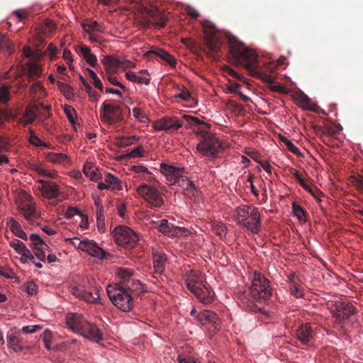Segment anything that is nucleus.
<instances>
[{"mask_svg": "<svg viewBox=\"0 0 363 363\" xmlns=\"http://www.w3.org/2000/svg\"><path fill=\"white\" fill-rule=\"evenodd\" d=\"M87 320L81 314L77 313H69L66 315L65 323L67 328L76 334L79 333L84 326Z\"/></svg>", "mask_w": 363, "mask_h": 363, "instance_id": "obj_18", "label": "nucleus"}, {"mask_svg": "<svg viewBox=\"0 0 363 363\" xmlns=\"http://www.w3.org/2000/svg\"><path fill=\"white\" fill-rule=\"evenodd\" d=\"M185 194L186 196H188L190 198H194L195 199H196V198L199 197V191L196 189V186H194V184H192L190 187L188 189V191H185Z\"/></svg>", "mask_w": 363, "mask_h": 363, "instance_id": "obj_63", "label": "nucleus"}, {"mask_svg": "<svg viewBox=\"0 0 363 363\" xmlns=\"http://www.w3.org/2000/svg\"><path fill=\"white\" fill-rule=\"evenodd\" d=\"M62 57H63L64 60L67 62V63L68 64L69 67L70 69H74V66H73V63H72L74 60H73L71 52L69 50L65 49L63 50Z\"/></svg>", "mask_w": 363, "mask_h": 363, "instance_id": "obj_57", "label": "nucleus"}, {"mask_svg": "<svg viewBox=\"0 0 363 363\" xmlns=\"http://www.w3.org/2000/svg\"><path fill=\"white\" fill-rule=\"evenodd\" d=\"M161 59L166 62L171 67H174L176 65L177 61L175 58L167 52H165V53L161 56Z\"/></svg>", "mask_w": 363, "mask_h": 363, "instance_id": "obj_61", "label": "nucleus"}, {"mask_svg": "<svg viewBox=\"0 0 363 363\" xmlns=\"http://www.w3.org/2000/svg\"><path fill=\"white\" fill-rule=\"evenodd\" d=\"M153 255V267L155 273L162 274L164 270L166 262V255L162 250L159 248H154Z\"/></svg>", "mask_w": 363, "mask_h": 363, "instance_id": "obj_25", "label": "nucleus"}, {"mask_svg": "<svg viewBox=\"0 0 363 363\" xmlns=\"http://www.w3.org/2000/svg\"><path fill=\"white\" fill-rule=\"evenodd\" d=\"M57 85H58V88L60 90V91L62 92V94L67 99H70L73 96L72 89L69 84L59 82L57 83Z\"/></svg>", "mask_w": 363, "mask_h": 363, "instance_id": "obj_42", "label": "nucleus"}, {"mask_svg": "<svg viewBox=\"0 0 363 363\" xmlns=\"http://www.w3.org/2000/svg\"><path fill=\"white\" fill-rule=\"evenodd\" d=\"M82 214L77 208L75 207H69L65 211V216L67 218H71L74 217V216H79Z\"/></svg>", "mask_w": 363, "mask_h": 363, "instance_id": "obj_60", "label": "nucleus"}, {"mask_svg": "<svg viewBox=\"0 0 363 363\" xmlns=\"http://www.w3.org/2000/svg\"><path fill=\"white\" fill-rule=\"evenodd\" d=\"M45 157L48 162L57 164L66 165L70 162L69 156L65 153L50 152L45 153Z\"/></svg>", "mask_w": 363, "mask_h": 363, "instance_id": "obj_28", "label": "nucleus"}, {"mask_svg": "<svg viewBox=\"0 0 363 363\" xmlns=\"http://www.w3.org/2000/svg\"><path fill=\"white\" fill-rule=\"evenodd\" d=\"M133 118L140 123H147L149 121L146 113L139 107H135L132 110Z\"/></svg>", "mask_w": 363, "mask_h": 363, "instance_id": "obj_40", "label": "nucleus"}, {"mask_svg": "<svg viewBox=\"0 0 363 363\" xmlns=\"http://www.w3.org/2000/svg\"><path fill=\"white\" fill-rule=\"evenodd\" d=\"M206 43L212 52H218L221 46V42L216 34L212 32L206 35Z\"/></svg>", "mask_w": 363, "mask_h": 363, "instance_id": "obj_33", "label": "nucleus"}, {"mask_svg": "<svg viewBox=\"0 0 363 363\" xmlns=\"http://www.w3.org/2000/svg\"><path fill=\"white\" fill-rule=\"evenodd\" d=\"M138 138L135 135H132L130 137H123L118 139V145L121 147H126L133 144L135 141L138 140Z\"/></svg>", "mask_w": 363, "mask_h": 363, "instance_id": "obj_47", "label": "nucleus"}, {"mask_svg": "<svg viewBox=\"0 0 363 363\" xmlns=\"http://www.w3.org/2000/svg\"><path fill=\"white\" fill-rule=\"evenodd\" d=\"M102 62L108 72L114 73L120 68V59L112 55L105 56Z\"/></svg>", "mask_w": 363, "mask_h": 363, "instance_id": "obj_30", "label": "nucleus"}, {"mask_svg": "<svg viewBox=\"0 0 363 363\" xmlns=\"http://www.w3.org/2000/svg\"><path fill=\"white\" fill-rule=\"evenodd\" d=\"M106 292L112 303L119 310L128 312L133 309L134 301L129 290L118 284H109Z\"/></svg>", "mask_w": 363, "mask_h": 363, "instance_id": "obj_3", "label": "nucleus"}, {"mask_svg": "<svg viewBox=\"0 0 363 363\" xmlns=\"http://www.w3.org/2000/svg\"><path fill=\"white\" fill-rule=\"evenodd\" d=\"M42 74V69L39 65L35 62H30L28 65V79L33 80L39 77Z\"/></svg>", "mask_w": 363, "mask_h": 363, "instance_id": "obj_39", "label": "nucleus"}, {"mask_svg": "<svg viewBox=\"0 0 363 363\" xmlns=\"http://www.w3.org/2000/svg\"><path fill=\"white\" fill-rule=\"evenodd\" d=\"M30 168L40 177L52 179H55L58 177V174L56 171L47 169L41 164L37 162L30 163Z\"/></svg>", "mask_w": 363, "mask_h": 363, "instance_id": "obj_27", "label": "nucleus"}, {"mask_svg": "<svg viewBox=\"0 0 363 363\" xmlns=\"http://www.w3.org/2000/svg\"><path fill=\"white\" fill-rule=\"evenodd\" d=\"M84 173L91 180H96L99 178V173L98 169L94 166L91 162H86L84 164Z\"/></svg>", "mask_w": 363, "mask_h": 363, "instance_id": "obj_36", "label": "nucleus"}, {"mask_svg": "<svg viewBox=\"0 0 363 363\" xmlns=\"http://www.w3.org/2000/svg\"><path fill=\"white\" fill-rule=\"evenodd\" d=\"M123 119V112L118 104L104 102L100 108V120L104 124L113 125Z\"/></svg>", "mask_w": 363, "mask_h": 363, "instance_id": "obj_8", "label": "nucleus"}, {"mask_svg": "<svg viewBox=\"0 0 363 363\" xmlns=\"http://www.w3.org/2000/svg\"><path fill=\"white\" fill-rule=\"evenodd\" d=\"M14 115L13 114V111L10 109H0V123H4V121L10 119L11 118H13Z\"/></svg>", "mask_w": 363, "mask_h": 363, "instance_id": "obj_55", "label": "nucleus"}, {"mask_svg": "<svg viewBox=\"0 0 363 363\" xmlns=\"http://www.w3.org/2000/svg\"><path fill=\"white\" fill-rule=\"evenodd\" d=\"M7 224L10 227L12 233L17 237L23 240H27L26 233L23 230L21 224L13 218L7 219Z\"/></svg>", "mask_w": 363, "mask_h": 363, "instance_id": "obj_32", "label": "nucleus"}, {"mask_svg": "<svg viewBox=\"0 0 363 363\" xmlns=\"http://www.w3.org/2000/svg\"><path fill=\"white\" fill-rule=\"evenodd\" d=\"M177 184L186 191H188V189L193 184V182L190 181L186 177L182 174L177 181Z\"/></svg>", "mask_w": 363, "mask_h": 363, "instance_id": "obj_49", "label": "nucleus"}, {"mask_svg": "<svg viewBox=\"0 0 363 363\" xmlns=\"http://www.w3.org/2000/svg\"><path fill=\"white\" fill-rule=\"evenodd\" d=\"M37 182L41 184L39 190L43 197L52 199L60 196V191L59 186L57 184L43 179H38Z\"/></svg>", "mask_w": 363, "mask_h": 363, "instance_id": "obj_20", "label": "nucleus"}, {"mask_svg": "<svg viewBox=\"0 0 363 363\" xmlns=\"http://www.w3.org/2000/svg\"><path fill=\"white\" fill-rule=\"evenodd\" d=\"M78 335L95 343L99 342L103 339L102 333L99 327L88 320Z\"/></svg>", "mask_w": 363, "mask_h": 363, "instance_id": "obj_14", "label": "nucleus"}, {"mask_svg": "<svg viewBox=\"0 0 363 363\" xmlns=\"http://www.w3.org/2000/svg\"><path fill=\"white\" fill-rule=\"evenodd\" d=\"M137 192L152 207L160 208L163 204L161 194L152 186L141 185L138 187Z\"/></svg>", "mask_w": 363, "mask_h": 363, "instance_id": "obj_11", "label": "nucleus"}, {"mask_svg": "<svg viewBox=\"0 0 363 363\" xmlns=\"http://www.w3.org/2000/svg\"><path fill=\"white\" fill-rule=\"evenodd\" d=\"M70 293L89 303H101L99 291L96 287H89V281L83 277L79 283L69 286Z\"/></svg>", "mask_w": 363, "mask_h": 363, "instance_id": "obj_5", "label": "nucleus"}, {"mask_svg": "<svg viewBox=\"0 0 363 363\" xmlns=\"http://www.w3.org/2000/svg\"><path fill=\"white\" fill-rule=\"evenodd\" d=\"M185 282L187 289L206 305L211 303L215 298V293L206 281V275L196 270H190L186 272Z\"/></svg>", "mask_w": 363, "mask_h": 363, "instance_id": "obj_1", "label": "nucleus"}, {"mask_svg": "<svg viewBox=\"0 0 363 363\" xmlns=\"http://www.w3.org/2000/svg\"><path fill=\"white\" fill-rule=\"evenodd\" d=\"M15 202L21 216L30 223L33 224L37 218L35 204L32 197L24 190L17 191Z\"/></svg>", "mask_w": 363, "mask_h": 363, "instance_id": "obj_6", "label": "nucleus"}, {"mask_svg": "<svg viewBox=\"0 0 363 363\" xmlns=\"http://www.w3.org/2000/svg\"><path fill=\"white\" fill-rule=\"evenodd\" d=\"M289 291L296 298H301L304 296L303 288L296 283L290 284Z\"/></svg>", "mask_w": 363, "mask_h": 363, "instance_id": "obj_43", "label": "nucleus"}, {"mask_svg": "<svg viewBox=\"0 0 363 363\" xmlns=\"http://www.w3.org/2000/svg\"><path fill=\"white\" fill-rule=\"evenodd\" d=\"M57 51V48L54 44L50 43L45 51V54L48 55L50 60L52 61L55 59Z\"/></svg>", "mask_w": 363, "mask_h": 363, "instance_id": "obj_52", "label": "nucleus"}, {"mask_svg": "<svg viewBox=\"0 0 363 363\" xmlns=\"http://www.w3.org/2000/svg\"><path fill=\"white\" fill-rule=\"evenodd\" d=\"M20 255H21L20 260L23 264L28 263V262L34 259V256L32 255L30 250L26 247V246L24 247L23 250L21 251Z\"/></svg>", "mask_w": 363, "mask_h": 363, "instance_id": "obj_48", "label": "nucleus"}, {"mask_svg": "<svg viewBox=\"0 0 363 363\" xmlns=\"http://www.w3.org/2000/svg\"><path fill=\"white\" fill-rule=\"evenodd\" d=\"M42 106L46 110H48V106H45L43 104H30L26 108L24 114L20 119V123L26 126L30 123H32L36 118L37 112L38 111V107Z\"/></svg>", "mask_w": 363, "mask_h": 363, "instance_id": "obj_24", "label": "nucleus"}, {"mask_svg": "<svg viewBox=\"0 0 363 363\" xmlns=\"http://www.w3.org/2000/svg\"><path fill=\"white\" fill-rule=\"evenodd\" d=\"M78 249L94 257L103 259L105 257L104 250L92 240H81L78 243Z\"/></svg>", "mask_w": 363, "mask_h": 363, "instance_id": "obj_16", "label": "nucleus"}, {"mask_svg": "<svg viewBox=\"0 0 363 363\" xmlns=\"http://www.w3.org/2000/svg\"><path fill=\"white\" fill-rule=\"evenodd\" d=\"M297 338L301 343L308 344L313 338V330L308 324L302 325L296 331Z\"/></svg>", "mask_w": 363, "mask_h": 363, "instance_id": "obj_26", "label": "nucleus"}, {"mask_svg": "<svg viewBox=\"0 0 363 363\" xmlns=\"http://www.w3.org/2000/svg\"><path fill=\"white\" fill-rule=\"evenodd\" d=\"M350 183L354 185L358 190L363 191V177L352 176L350 179Z\"/></svg>", "mask_w": 363, "mask_h": 363, "instance_id": "obj_51", "label": "nucleus"}, {"mask_svg": "<svg viewBox=\"0 0 363 363\" xmlns=\"http://www.w3.org/2000/svg\"><path fill=\"white\" fill-rule=\"evenodd\" d=\"M29 142L30 143V144H32L35 147H43L52 148V147H50L49 144L43 141L40 138H39L37 135H35L33 132H31V133H30V135L29 138Z\"/></svg>", "mask_w": 363, "mask_h": 363, "instance_id": "obj_41", "label": "nucleus"}, {"mask_svg": "<svg viewBox=\"0 0 363 363\" xmlns=\"http://www.w3.org/2000/svg\"><path fill=\"white\" fill-rule=\"evenodd\" d=\"M118 276L123 279L130 277L133 274V272L128 269L120 268L117 271Z\"/></svg>", "mask_w": 363, "mask_h": 363, "instance_id": "obj_62", "label": "nucleus"}, {"mask_svg": "<svg viewBox=\"0 0 363 363\" xmlns=\"http://www.w3.org/2000/svg\"><path fill=\"white\" fill-rule=\"evenodd\" d=\"M0 49L8 52L9 54H11L13 50V45L6 39H2L0 41Z\"/></svg>", "mask_w": 363, "mask_h": 363, "instance_id": "obj_56", "label": "nucleus"}, {"mask_svg": "<svg viewBox=\"0 0 363 363\" xmlns=\"http://www.w3.org/2000/svg\"><path fill=\"white\" fill-rule=\"evenodd\" d=\"M10 245L16 250V252L20 254L26 247L25 244L18 240H15L10 242Z\"/></svg>", "mask_w": 363, "mask_h": 363, "instance_id": "obj_58", "label": "nucleus"}, {"mask_svg": "<svg viewBox=\"0 0 363 363\" xmlns=\"http://www.w3.org/2000/svg\"><path fill=\"white\" fill-rule=\"evenodd\" d=\"M6 342L9 348L16 352H22L26 347L21 344L18 333L16 328H11L6 333Z\"/></svg>", "mask_w": 363, "mask_h": 363, "instance_id": "obj_23", "label": "nucleus"}, {"mask_svg": "<svg viewBox=\"0 0 363 363\" xmlns=\"http://www.w3.org/2000/svg\"><path fill=\"white\" fill-rule=\"evenodd\" d=\"M232 219L253 234H257L261 230L260 213L255 206L240 205L236 207L233 211Z\"/></svg>", "mask_w": 363, "mask_h": 363, "instance_id": "obj_2", "label": "nucleus"}, {"mask_svg": "<svg viewBox=\"0 0 363 363\" xmlns=\"http://www.w3.org/2000/svg\"><path fill=\"white\" fill-rule=\"evenodd\" d=\"M333 313L336 321L341 323L354 315L355 309L350 303L340 302L337 304L335 310Z\"/></svg>", "mask_w": 363, "mask_h": 363, "instance_id": "obj_21", "label": "nucleus"}, {"mask_svg": "<svg viewBox=\"0 0 363 363\" xmlns=\"http://www.w3.org/2000/svg\"><path fill=\"white\" fill-rule=\"evenodd\" d=\"M130 157H141L144 156V150L142 146L134 147L128 154Z\"/></svg>", "mask_w": 363, "mask_h": 363, "instance_id": "obj_59", "label": "nucleus"}, {"mask_svg": "<svg viewBox=\"0 0 363 363\" xmlns=\"http://www.w3.org/2000/svg\"><path fill=\"white\" fill-rule=\"evenodd\" d=\"M281 141L286 147L287 150L296 155H301V152L299 149L289 139L285 137L281 138Z\"/></svg>", "mask_w": 363, "mask_h": 363, "instance_id": "obj_44", "label": "nucleus"}, {"mask_svg": "<svg viewBox=\"0 0 363 363\" xmlns=\"http://www.w3.org/2000/svg\"><path fill=\"white\" fill-rule=\"evenodd\" d=\"M104 181L107 183V186L111 190H120L121 189V184L119 179L110 173L106 174Z\"/></svg>", "mask_w": 363, "mask_h": 363, "instance_id": "obj_37", "label": "nucleus"}, {"mask_svg": "<svg viewBox=\"0 0 363 363\" xmlns=\"http://www.w3.org/2000/svg\"><path fill=\"white\" fill-rule=\"evenodd\" d=\"M82 27L84 32L88 34L89 40L91 42L101 43V38L96 34L104 31V28L101 23L91 20H86L82 23Z\"/></svg>", "mask_w": 363, "mask_h": 363, "instance_id": "obj_19", "label": "nucleus"}, {"mask_svg": "<svg viewBox=\"0 0 363 363\" xmlns=\"http://www.w3.org/2000/svg\"><path fill=\"white\" fill-rule=\"evenodd\" d=\"M177 360L179 363H200L194 357L190 356L183 357L182 355H179L177 357Z\"/></svg>", "mask_w": 363, "mask_h": 363, "instance_id": "obj_64", "label": "nucleus"}, {"mask_svg": "<svg viewBox=\"0 0 363 363\" xmlns=\"http://www.w3.org/2000/svg\"><path fill=\"white\" fill-rule=\"evenodd\" d=\"M131 169L137 174H141L142 177L145 175L150 177V172L148 169L143 165H134L131 167Z\"/></svg>", "mask_w": 363, "mask_h": 363, "instance_id": "obj_54", "label": "nucleus"}, {"mask_svg": "<svg viewBox=\"0 0 363 363\" xmlns=\"http://www.w3.org/2000/svg\"><path fill=\"white\" fill-rule=\"evenodd\" d=\"M77 52L83 57L86 62L92 67L97 64V59L95 55L91 53V50L85 46L80 45L76 48Z\"/></svg>", "mask_w": 363, "mask_h": 363, "instance_id": "obj_29", "label": "nucleus"}, {"mask_svg": "<svg viewBox=\"0 0 363 363\" xmlns=\"http://www.w3.org/2000/svg\"><path fill=\"white\" fill-rule=\"evenodd\" d=\"M291 96L295 104L301 108L319 113L320 108L304 93L295 91L292 94Z\"/></svg>", "mask_w": 363, "mask_h": 363, "instance_id": "obj_15", "label": "nucleus"}, {"mask_svg": "<svg viewBox=\"0 0 363 363\" xmlns=\"http://www.w3.org/2000/svg\"><path fill=\"white\" fill-rule=\"evenodd\" d=\"M190 314L192 317L196 319L203 325H211L216 328V323L218 320V317L216 313L209 310H203L198 312L195 307H193Z\"/></svg>", "mask_w": 363, "mask_h": 363, "instance_id": "obj_13", "label": "nucleus"}, {"mask_svg": "<svg viewBox=\"0 0 363 363\" xmlns=\"http://www.w3.org/2000/svg\"><path fill=\"white\" fill-rule=\"evenodd\" d=\"M182 123L176 117H164L153 122L156 131L174 132L181 128Z\"/></svg>", "mask_w": 363, "mask_h": 363, "instance_id": "obj_12", "label": "nucleus"}, {"mask_svg": "<svg viewBox=\"0 0 363 363\" xmlns=\"http://www.w3.org/2000/svg\"><path fill=\"white\" fill-rule=\"evenodd\" d=\"M220 141L213 135H206L196 147L198 151L206 157H214L224 148Z\"/></svg>", "mask_w": 363, "mask_h": 363, "instance_id": "obj_10", "label": "nucleus"}, {"mask_svg": "<svg viewBox=\"0 0 363 363\" xmlns=\"http://www.w3.org/2000/svg\"><path fill=\"white\" fill-rule=\"evenodd\" d=\"M64 112L67 118H68L69 123L72 125L73 128L77 130V125H78V118L74 108L69 105H65L64 106Z\"/></svg>", "mask_w": 363, "mask_h": 363, "instance_id": "obj_34", "label": "nucleus"}, {"mask_svg": "<svg viewBox=\"0 0 363 363\" xmlns=\"http://www.w3.org/2000/svg\"><path fill=\"white\" fill-rule=\"evenodd\" d=\"M157 229L160 232L163 233L164 235L168 237H174L175 232L177 230V226L169 223L167 220L162 219L160 220V223L157 226Z\"/></svg>", "mask_w": 363, "mask_h": 363, "instance_id": "obj_31", "label": "nucleus"}, {"mask_svg": "<svg viewBox=\"0 0 363 363\" xmlns=\"http://www.w3.org/2000/svg\"><path fill=\"white\" fill-rule=\"evenodd\" d=\"M113 235L116 242L121 246L131 247L138 240V235L130 228L125 225H119L113 230Z\"/></svg>", "mask_w": 363, "mask_h": 363, "instance_id": "obj_9", "label": "nucleus"}, {"mask_svg": "<svg viewBox=\"0 0 363 363\" xmlns=\"http://www.w3.org/2000/svg\"><path fill=\"white\" fill-rule=\"evenodd\" d=\"M10 99L9 86L6 85L0 86V103L5 104Z\"/></svg>", "mask_w": 363, "mask_h": 363, "instance_id": "obj_45", "label": "nucleus"}, {"mask_svg": "<svg viewBox=\"0 0 363 363\" xmlns=\"http://www.w3.org/2000/svg\"><path fill=\"white\" fill-rule=\"evenodd\" d=\"M211 231L220 238L225 237L227 233V227L219 221H212L210 223Z\"/></svg>", "mask_w": 363, "mask_h": 363, "instance_id": "obj_35", "label": "nucleus"}, {"mask_svg": "<svg viewBox=\"0 0 363 363\" xmlns=\"http://www.w3.org/2000/svg\"><path fill=\"white\" fill-rule=\"evenodd\" d=\"M160 172L165 177L169 185L177 184L178 179L184 173V169L176 167L165 163L160 164Z\"/></svg>", "mask_w": 363, "mask_h": 363, "instance_id": "obj_17", "label": "nucleus"}, {"mask_svg": "<svg viewBox=\"0 0 363 363\" xmlns=\"http://www.w3.org/2000/svg\"><path fill=\"white\" fill-rule=\"evenodd\" d=\"M176 97L189 101L191 99V94L186 88L183 86L179 89V93L176 94Z\"/></svg>", "mask_w": 363, "mask_h": 363, "instance_id": "obj_53", "label": "nucleus"}, {"mask_svg": "<svg viewBox=\"0 0 363 363\" xmlns=\"http://www.w3.org/2000/svg\"><path fill=\"white\" fill-rule=\"evenodd\" d=\"M125 76L128 81L138 84L148 85L151 80L150 75L146 69H140L139 72L128 70L125 72Z\"/></svg>", "mask_w": 363, "mask_h": 363, "instance_id": "obj_22", "label": "nucleus"}, {"mask_svg": "<svg viewBox=\"0 0 363 363\" xmlns=\"http://www.w3.org/2000/svg\"><path fill=\"white\" fill-rule=\"evenodd\" d=\"M292 209L294 215L299 220H303L305 219L306 215L303 209L298 204L293 203Z\"/></svg>", "mask_w": 363, "mask_h": 363, "instance_id": "obj_50", "label": "nucleus"}, {"mask_svg": "<svg viewBox=\"0 0 363 363\" xmlns=\"http://www.w3.org/2000/svg\"><path fill=\"white\" fill-rule=\"evenodd\" d=\"M31 245L34 250L48 249V245L43 241L38 234H32L30 236Z\"/></svg>", "mask_w": 363, "mask_h": 363, "instance_id": "obj_38", "label": "nucleus"}, {"mask_svg": "<svg viewBox=\"0 0 363 363\" xmlns=\"http://www.w3.org/2000/svg\"><path fill=\"white\" fill-rule=\"evenodd\" d=\"M250 295L257 301H267L272 296L269 281L259 272H255L250 288Z\"/></svg>", "mask_w": 363, "mask_h": 363, "instance_id": "obj_7", "label": "nucleus"}, {"mask_svg": "<svg viewBox=\"0 0 363 363\" xmlns=\"http://www.w3.org/2000/svg\"><path fill=\"white\" fill-rule=\"evenodd\" d=\"M24 289L26 292L29 296H35L38 294V287L37 284L33 281H28L24 284Z\"/></svg>", "mask_w": 363, "mask_h": 363, "instance_id": "obj_46", "label": "nucleus"}, {"mask_svg": "<svg viewBox=\"0 0 363 363\" xmlns=\"http://www.w3.org/2000/svg\"><path fill=\"white\" fill-rule=\"evenodd\" d=\"M230 41L232 44L234 57L237 63L244 66L250 72H255L257 54L254 50L246 48L235 38H230Z\"/></svg>", "mask_w": 363, "mask_h": 363, "instance_id": "obj_4", "label": "nucleus"}]
</instances>
